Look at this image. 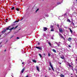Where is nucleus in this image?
I'll list each match as a JSON object with an SVG mask.
<instances>
[{"mask_svg":"<svg viewBox=\"0 0 77 77\" xmlns=\"http://www.w3.org/2000/svg\"><path fill=\"white\" fill-rule=\"evenodd\" d=\"M49 64L53 71H54V68H53V66H52V65L51 64V62H49Z\"/></svg>","mask_w":77,"mask_h":77,"instance_id":"nucleus-1","label":"nucleus"},{"mask_svg":"<svg viewBox=\"0 0 77 77\" xmlns=\"http://www.w3.org/2000/svg\"><path fill=\"white\" fill-rule=\"evenodd\" d=\"M67 65L68 66H69V67H70L71 68V69L73 70V67L72 66H71V64H70L69 63H67Z\"/></svg>","mask_w":77,"mask_h":77,"instance_id":"nucleus-2","label":"nucleus"},{"mask_svg":"<svg viewBox=\"0 0 77 77\" xmlns=\"http://www.w3.org/2000/svg\"><path fill=\"white\" fill-rule=\"evenodd\" d=\"M55 43L57 45L58 47H60V44H61L60 42H59L58 43H57L56 42Z\"/></svg>","mask_w":77,"mask_h":77,"instance_id":"nucleus-3","label":"nucleus"},{"mask_svg":"<svg viewBox=\"0 0 77 77\" xmlns=\"http://www.w3.org/2000/svg\"><path fill=\"white\" fill-rule=\"evenodd\" d=\"M35 48H37V49H39L40 50H42V47H36Z\"/></svg>","mask_w":77,"mask_h":77,"instance_id":"nucleus-4","label":"nucleus"},{"mask_svg":"<svg viewBox=\"0 0 77 77\" xmlns=\"http://www.w3.org/2000/svg\"><path fill=\"white\" fill-rule=\"evenodd\" d=\"M47 30V28L45 27H43V30L45 32L46 30Z\"/></svg>","mask_w":77,"mask_h":77,"instance_id":"nucleus-5","label":"nucleus"},{"mask_svg":"<svg viewBox=\"0 0 77 77\" xmlns=\"http://www.w3.org/2000/svg\"><path fill=\"white\" fill-rule=\"evenodd\" d=\"M25 69V68H23L21 70V73H22V74H23V72H24V71Z\"/></svg>","mask_w":77,"mask_h":77,"instance_id":"nucleus-6","label":"nucleus"},{"mask_svg":"<svg viewBox=\"0 0 77 77\" xmlns=\"http://www.w3.org/2000/svg\"><path fill=\"white\" fill-rule=\"evenodd\" d=\"M59 30L60 31V33H62L63 30H62V29H61V28H59Z\"/></svg>","mask_w":77,"mask_h":77,"instance_id":"nucleus-7","label":"nucleus"},{"mask_svg":"<svg viewBox=\"0 0 77 77\" xmlns=\"http://www.w3.org/2000/svg\"><path fill=\"white\" fill-rule=\"evenodd\" d=\"M36 68L37 70L38 71H39V67L38 66H36Z\"/></svg>","mask_w":77,"mask_h":77,"instance_id":"nucleus-8","label":"nucleus"},{"mask_svg":"<svg viewBox=\"0 0 77 77\" xmlns=\"http://www.w3.org/2000/svg\"><path fill=\"white\" fill-rule=\"evenodd\" d=\"M72 40V38H68V40L69 41H71Z\"/></svg>","mask_w":77,"mask_h":77,"instance_id":"nucleus-9","label":"nucleus"},{"mask_svg":"<svg viewBox=\"0 0 77 77\" xmlns=\"http://www.w3.org/2000/svg\"><path fill=\"white\" fill-rule=\"evenodd\" d=\"M32 61L33 62H34L35 63H36V60H32Z\"/></svg>","mask_w":77,"mask_h":77,"instance_id":"nucleus-10","label":"nucleus"},{"mask_svg":"<svg viewBox=\"0 0 77 77\" xmlns=\"http://www.w3.org/2000/svg\"><path fill=\"white\" fill-rule=\"evenodd\" d=\"M10 27H11V26H9L8 28H7L6 30H10L9 29Z\"/></svg>","mask_w":77,"mask_h":77,"instance_id":"nucleus-11","label":"nucleus"},{"mask_svg":"<svg viewBox=\"0 0 77 77\" xmlns=\"http://www.w3.org/2000/svg\"><path fill=\"white\" fill-rule=\"evenodd\" d=\"M67 21L68 22H69V23H70L71 22L70 20L68 19H67Z\"/></svg>","mask_w":77,"mask_h":77,"instance_id":"nucleus-12","label":"nucleus"},{"mask_svg":"<svg viewBox=\"0 0 77 77\" xmlns=\"http://www.w3.org/2000/svg\"><path fill=\"white\" fill-rule=\"evenodd\" d=\"M52 51H53V52H54V53H57L56 51V50H55L54 49L52 50Z\"/></svg>","mask_w":77,"mask_h":77,"instance_id":"nucleus-13","label":"nucleus"},{"mask_svg":"<svg viewBox=\"0 0 77 77\" xmlns=\"http://www.w3.org/2000/svg\"><path fill=\"white\" fill-rule=\"evenodd\" d=\"M69 29L70 30V31L71 32V33H72V32H73L72 31L70 28H69Z\"/></svg>","mask_w":77,"mask_h":77,"instance_id":"nucleus-14","label":"nucleus"},{"mask_svg":"<svg viewBox=\"0 0 77 77\" xmlns=\"http://www.w3.org/2000/svg\"><path fill=\"white\" fill-rule=\"evenodd\" d=\"M5 32H6V29H4V30L2 31V33H5Z\"/></svg>","mask_w":77,"mask_h":77,"instance_id":"nucleus-15","label":"nucleus"},{"mask_svg":"<svg viewBox=\"0 0 77 77\" xmlns=\"http://www.w3.org/2000/svg\"><path fill=\"white\" fill-rule=\"evenodd\" d=\"M60 58L62 59H64V56H63V57H61Z\"/></svg>","mask_w":77,"mask_h":77,"instance_id":"nucleus-16","label":"nucleus"},{"mask_svg":"<svg viewBox=\"0 0 77 77\" xmlns=\"http://www.w3.org/2000/svg\"><path fill=\"white\" fill-rule=\"evenodd\" d=\"M60 76L61 77H65V76H64V75L62 74H61V75H60Z\"/></svg>","mask_w":77,"mask_h":77,"instance_id":"nucleus-17","label":"nucleus"},{"mask_svg":"<svg viewBox=\"0 0 77 77\" xmlns=\"http://www.w3.org/2000/svg\"><path fill=\"white\" fill-rule=\"evenodd\" d=\"M14 27H13L11 29H10V30L11 31L13 29H14Z\"/></svg>","mask_w":77,"mask_h":77,"instance_id":"nucleus-18","label":"nucleus"},{"mask_svg":"<svg viewBox=\"0 0 77 77\" xmlns=\"http://www.w3.org/2000/svg\"><path fill=\"white\" fill-rule=\"evenodd\" d=\"M38 54L39 56L41 58V57H42V55H41V54Z\"/></svg>","mask_w":77,"mask_h":77,"instance_id":"nucleus-19","label":"nucleus"},{"mask_svg":"<svg viewBox=\"0 0 77 77\" xmlns=\"http://www.w3.org/2000/svg\"><path fill=\"white\" fill-rule=\"evenodd\" d=\"M51 32H54V29H53V28H52L51 30Z\"/></svg>","mask_w":77,"mask_h":77,"instance_id":"nucleus-20","label":"nucleus"},{"mask_svg":"<svg viewBox=\"0 0 77 77\" xmlns=\"http://www.w3.org/2000/svg\"><path fill=\"white\" fill-rule=\"evenodd\" d=\"M39 11V9L38 8L35 11V12H38V11Z\"/></svg>","mask_w":77,"mask_h":77,"instance_id":"nucleus-21","label":"nucleus"},{"mask_svg":"<svg viewBox=\"0 0 77 77\" xmlns=\"http://www.w3.org/2000/svg\"><path fill=\"white\" fill-rule=\"evenodd\" d=\"M19 21V20H18L17 21H15L14 22V23H18Z\"/></svg>","mask_w":77,"mask_h":77,"instance_id":"nucleus-22","label":"nucleus"},{"mask_svg":"<svg viewBox=\"0 0 77 77\" xmlns=\"http://www.w3.org/2000/svg\"><path fill=\"white\" fill-rule=\"evenodd\" d=\"M48 44L50 45V46H51V43H50V42H49Z\"/></svg>","mask_w":77,"mask_h":77,"instance_id":"nucleus-23","label":"nucleus"},{"mask_svg":"<svg viewBox=\"0 0 77 77\" xmlns=\"http://www.w3.org/2000/svg\"><path fill=\"white\" fill-rule=\"evenodd\" d=\"M68 47L69 48H71V45H68Z\"/></svg>","mask_w":77,"mask_h":77,"instance_id":"nucleus-24","label":"nucleus"},{"mask_svg":"<svg viewBox=\"0 0 77 77\" xmlns=\"http://www.w3.org/2000/svg\"><path fill=\"white\" fill-rule=\"evenodd\" d=\"M16 10L17 11H19V8H17L16 9Z\"/></svg>","mask_w":77,"mask_h":77,"instance_id":"nucleus-25","label":"nucleus"},{"mask_svg":"<svg viewBox=\"0 0 77 77\" xmlns=\"http://www.w3.org/2000/svg\"><path fill=\"white\" fill-rule=\"evenodd\" d=\"M57 26L58 28H59V24H58Z\"/></svg>","mask_w":77,"mask_h":77,"instance_id":"nucleus-26","label":"nucleus"},{"mask_svg":"<svg viewBox=\"0 0 77 77\" xmlns=\"http://www.w3.org/2000/svg\"><path fill=\"white\" fill-rule=\"evenodd\" d=\"M48 56H49V57H50V54L48 53Z\"/></svg>","mask_w":77,"mask_h":77,"instance_id":"nucleus-27","label":"nucleus"},{"mask_svg":"<svg viewBox=\"0 0 77 77\" xmlns=\"http://www.w3.org/2000/svg\"><path fill=\"white\" fill-rule=\"evenodd\" d=\"M14 7H13L11 8V9H12V10H14Z\"/></svg>","mask_w":77,"mask_h":77,"instance_id":"nucleus-28","label":"nucleus"},{"mask_svg":"<svg viewBox=\"0 0 77 77\" xmlns=\"http://www.w3.org/2000/svg\"><path fill=\"white\" fill-rule=\"evenodd\" d=\"M18 25H17V26H16L15 27V28L14 29H16V28H17V27H18Z\"/></svg>","mask_w":77,"mask_h":77,"instance_id":"nucleus-29","label":"nucleus"},{"mask_svg":"<svg viewBox=\"0 0 77 77\" xmlns=\"http://www.w3.org/2000/svg\"><path fill=\"white\" fill-rule=\"evenodd\" d=\"M57 5H60V3H57Z\"/></svg>","mask_w":77,"mask_h":77,"instance_id":"nucleus-30","label":"nucleus"},{"mask_svg":"<svg viewBox=\"0 0 77 77\" xmlns=\"http://www.w3.org/2000/svg\"><path fill=\"white\" fill-rule=\"evenodd\" d=\"M61 36L62 38H63V39H64V37H63V36L62 35H61Z\"/></svg>","mask_w":77,"mask_h":77,"instance_id":"nucleus-31","label":"nucleus"},{"mask_svg":"<svg viewBox=\"0 0 77 77\" xmlns=\"http://www.w3.org/2000/svg\"><path fill=\"white\" fill-rule=\"evenodd\" d=\"M59 36H62V35H61V34H60V33H59Z\"/></svg>","mask_w":77,"mask_h":77,"instance_id":"nucleus-32","label":"nucleus"},{"mask_svg":"<svg viewBox=\"0 0 77 77\" xmlns=\"http://www.w3.org/2000/svg\"><path fill=\"white\" fill-rule=\"evenodd\" d=\"M71 65H73V64L72 63V62H71Z\"/></svg>","mask_w":77,"mask_h":77,"instance_id":"nucleus-33","label":"nucleus"},{"mask_svg":"<svg viewBox=\"0 0 77 77\" xmlns=\"http://www.w3.org/2000/svg\"><path fill=\"white\" fill-rule=\"evenodd\" d=\"M53 26H51V28H53Z\"/></svg>","mask_w":77,"mask_h":77,"instance_id":"nucleus-34","label":"nucleus"},{"mask_svg":"<svg viewBox=\"0 0 77 77\" xmlns=\"http://www.w3.org/2000/svg\"><path fill=\"white\" fill-rule=\"evenodd\" d=\"M64 16H65V15H66V14H64Z\"/></svg>","mask_w":77,"mask_h":77,"instance_id":"nucleus-35","label":"nucleus"},{"mask_svg":"<svg viewBox=\"0 0 77 77\" xmlns=\"http://www.w3.org/2000/svg\"><path fill=\"white\" fill-rule=\"evenodd\" d=\"M23 18H22L20 20V21H22V20H23Z\"/></svg>","mask_w":77,"mask_h":77,"instance_id":"nucleus-36","label":"nucleus"},{"mask_svg":"<svg viewBox=\"0 0 77 77\" xmlns=\"http://www.w3.org/2000/svg\"><path fill=\"white\" fill-rule=\"evenodd\" d=\"M49 70H51V69L50 68H49Z\"/></svg>","mask_w":77,"mask_h":77,"instance_id":"nucleus-37","label":"nucleus"},{"mask_svg":"<svg viewBox=\"0 0 77 77\" xmlns=\"http://www.w3.org/2000/svg\"><path fill=\"white\" fill-rule=\"evenodd\" d=\"M17 39H20V38L19 37H17Z\"/></svg>","mask_w":77,"mask_h":77,"instance_id":"nucleus-38","label":"nucleus"},{"mask_svg":"<svg viewBox=\"0 0 77 77\" xmlns=\"http://www.w3.org/2000/svg\"><path fill=\"white\" fill-rule=\"evenodd\" d=\"M24 62L22 63V64H24Z\"/></svg>","mask_w":77,"mask_h":77,"instance_id":"nucleus-39","label":"nucleus"},{"mask_svg":"<svg viewBox=\"0 0 77 77\" xmlns=\"http://www.w3.org/2000/svg\"><path fill=\"white\" fill-rule=\"evenodd\" d=\"M4 51H6V50H4Z\"/></svg>","mask_w":77,"mask_h":77,"instance_id":"nucleus-40","label":"nucleus"},{"mask_svg":"<svg viewBox=\"0 0 77 77\" xmlns=\"http://www.w3.org/2000/svg\"><path fill=\"white\" fill-rule=\"evenodd\" d=\"M59 63L60 65H61L62 63Z\"/></svg>","mask_w":77,"mask_h":77,"instance_id":"nucleus-41","label":"nucleus"},{"mask_svg":"<svg viewBox=\"0 0 77 77\" xmlns=\"http://www.w3.org/2000/svg\"><path fill=\"white\" fill-rule=\"evenodd\" d=\"M5 22H6V23H8V21H7L6 20L5 21Z\"/></svg>","mask_w":77,"mask_h":77,"instance_id":"nucleus-42","label":"nucleus"},{"mask_svg":"<svg viewBox=\"0 0 77 77\" xmlns=\"http://www.w3.org/2000/svg\"><path fill=\"white\" fill-rule=\"evenodd\" d=\"M28 77V76L27 75V76H26L25 77Z\"/></svg>","mask_w":77,"mask_h":77,"instance_id":"nucleus-43","label":"nucleus"},{"mask_svg":"<svg viewBox=\"0 0 77 77\" xmlns=\"http://www.w3.org/2000/svg\"><path fill=\"white\" fill-rule=\"evenodd\" d=\"M39 44H40L39 43H38V45H39Z\"/></svg>","mask_w":77,"mask_h":77,"instance_id":"nucleus-44","label":"nucleus"},{"mask_svg":"<svg viewBox=\"0 0 77 77\" xmlns=\"http://www.w3.org/2000/svg\"><path fill=\"white\" fill-rule=\"evenodd\" d=\"M72 23L73 24H74V23Z\"/></svg>","mask_w":77,"mask_h":77,"instance_id":"nucleus-45","label":"nucleus"},{"mask_svg":"<svg viewBox=\"0 0 77 77\" xmlns=\"http://www.w3.org/2000/svg\"><path fill=\"white\" fill-rule=\"evenodd\" d=\"M8 20V19H6V21Z\"/></svg>","mask_w":77,"mask_h":77,"instance_id":"nucleus-46","label":"nucleus"},{"mask_svg":"<svg viewBox=\"0 0 77 77\" xmlns=\"http://www.w3.org/2000/svg\"><path fill=\"white\" fill-rule=\"evenodd\" d=\"M76 77H77V75H76Z\"/></svg>","mask_w":77,"mask_h":77,"instance_id":"nucleus-47","label":"nucleus"},{"mask_svg":"<svg viewBox=\"0 0 77 77\" xmlns=\"http://www.w3.org/2000/svg\"><path fill=\"white\" fill-rule=\"evenodd\" d=\"M1 43H0V45H1Z\"/></svg>","mask_w":77,"mask_h":77,"instance_id":"nucleus-48","label":"nucleus"},{"mask_svg":"<svg viewBox=\"0 0 77 77\" xmlns=\"http://www.w3.org/2000/svg\"><path fill=\"white\" fill-rule=\"evenodd\" d=\"M44 55H45V54H44Z\"/></svg>","mask_w":77,"mask_h":77,"instance_id":"nucleus-49","label":"nucleus"},{"mask_svg":"<svg viewBox=\"0 0 77 77\" xmlns=\"http://www.w3.org/2000/svg\"><path fill=\"white\" fill-rule=\"evenodd\" d=\"M76 0V1H77V0Z\"/></svg>","mask_w":77,"mask_h":77,"instance_id":"nucleus-50","label":"nucleus"},{"mask_svg":"<svg viewBox=\"0 0 77 77\" xmlns=\"http://www.w3.org/2000/svg\"><path fill=\"white\" fill-rule=\"evenodd\" d=\"M1 36V35H0V37Z\"/></svg>","mask_w":77,"mask_h":77,"instance_id":"nucleus-51","label":"nucleus"},{"mask_svg":"<svg viewBox=\"0 0 77 77\" xmlns=\"http://www.w3.org/2000/svg\"><path fill=\"white\" fill-rule=\"evenodd\" d=\"M69 68H68V69H69Z\"/></svg>","mask_w":77,"mask_h":77,"instance_id":"nucleus-52","label":"nucleus"},{"mask_svg":"<svg viewBox=\"0 0 77 77\" xmlns=\"http://www.w3.org/2000/svg\"><path fill=\"white\" fill-rule=\"evenodd\" d=\"M45 77H47V76H45Z\"/></svg>","mask_w":77,"mask_h":77,"instance_id":"nucleus-53","label":"nucleus"},{"mask_svg":"<svg viewBox=\"0 0 77 77\" xmlns=\"http://www.w3.org/2000/svg\"><path fill=\"white\" fill-rule=\"evenodd\" d=\"M76 60H77V59Z\"/></svg>","mask_w":77,"mask_h":77,"instance_id":"nucleus-54","label":"nucleus"},{"mask_svg":"<svg viewBox=\"0 0 77 77\" xmlns=\"http://www.w3.org/2000/svg\"><path fill=\"white\" fill-rule=\"evenodd\" d=\"M76 60H77V59Z\"/></svg>","mask_w":77,"mask_h":77,"instance_id":"nucleus-55","label":"nucleus"},{"mask_svg":"<svg viewBox=\"0 0 77 77\" xmlns=\"http://www.w3.org/2000/svg\"><path fill=\"white\" fill-rule=\"evenodd\" d=\"M43 1L44 0H42Z\"/></svg>","mask_w":77,"mask_h":77,"instance_id":"nucleus-56","label":"nucleus"}]
</instances>
